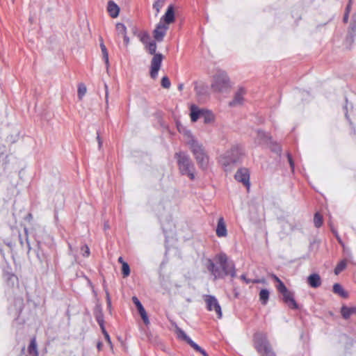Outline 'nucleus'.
<instances>
[{
	"mask_svg": "<svg viewBox=\"0 0 356 356\" xmlns=\"http://www.w3.org/2000/svg\"><path fill=\"white\" fill-rule=\"evenodd\" d=\"M138 38L141 42L145 45L147 44L149 42H151L150 36L147 32L140 33L138 35Z\"/></svg>",
	"mask_w": 356,
	"mask_h": 356,
	"instance_id": "26",
	"label": "nucleus"
},
{
	"mask_svg": "<svg viewBox=\"0 0 356 356\" xmlns=\"http://www.w3.org/2000/svg\"><path fill=\"white\" fill-rule=\"evenodd\" d=\"M95 318L99 325L101 328H103L104 325V315L102 312V308L100 305H97L95 310Z\"/></svg>",
	"mask_w": 356,
	"mask_h": 356,
	"instance_id": "18",
	"label": "nucleus"
},
{
	"mask_svg": "<svg viewBox=\"0 0 356 356\" xmlns=\"http://www.w3.org/2000/svg\"><path fill=\"white\" fill-rule=\"evenodd\" d=\"M333 292L343 298L348 297V293L343 290V287L339 284L336 283L333 285Z\"/></svg>",
	"mask_w": 356,
	"mask_h": 356,
	"instance_id": "20",
	"label": "nucleus"
},
{
	"mask_svg": "<svg viewBox=\"0 0 356 356\" xmlns=\"http://www.w3.org/2000/svg\"><path fill=\"white\" fill-rule=\"evenodd\" d=\"M351 312V314L356 313V307H349Z\"/></svg>",
	"mask_w": 356,
	"mask_h": 356,
	"instance_id": "49",
	"label": "nucleus"
},
{
	"mask_svg": "<svg viewBox=\"0 0 356 356\" xmlns=\"http://www.w3.org/2000/svg\"><path fill=\"white\" fill-rule=\"evenodd\" d=\"M235 179L238 181L243 183L245 186H249L250 175H249L248 170L246 168L239 169L235 175Z\"/></svg>",
	"mask_w": 356,
	"mask_h": 356,
	"instance_id": "12",
	"label": "nucleus"
},
{
	"mask_svg": "<svg viewBox=\"0 0 356 356\" xmlns=\"http://www.w3.org/2000/svg\"><path fill=\"white\" fill-rule=\"evenodd\" d=\"M99 41H100L99 45H100L101 51H103L104 50L107 49L104 42H103L102 38H100Z\"/></svg>",
	"mask_w": 356,
	"mask_h": 356,
	"instance_id": "44",
	"label": "nucleus"
},
{
	"mask_svg": "<svg viewBox=\"0 0 356 356\" xmlns=\"http://www.w3.org/2000/svg\"><path fill=\"white\" fill-rule=\"evenodd\" d=\"M176 333L177 334V337L180 339H182L185 341H186L187 343L189 342L190 340H191L187 335L186 334L181 330L180 329L179 327H177L176 328Z\"/></svg>",
	"mask_w": 356,
	"mask_h": 356,
	"instance_id": "25",
	"label": "nucleus"
},
{
	"mask_svg": "<svg viewBox=\"0 0 356 356\" xmlns=\"http://www.w3.org/2000/svg\"><path fill=\"white\" fill-rule=\"evenodd\" d=\"M346 267V261L343 260L340 261L334 269V273L336 275L339 274L342 270H343Z\"/></svg>",
	"mask_w": 356,
	"mask_h": 356,
	"instance_id": "28",
	"label": "nucleus"
},
{
	"mask_svg": "<svg viewBox=\"0 0 356 356\" xmlns=\"http://www.w3.org/2000/svg\"><path fill=\"white\" fill-rule=\"evenodd\" d=\"M118 261H119L120 264H122V263H123V262H124V261H123V259H122V257H120L118 258Z\"/></svg>",
	"mask_w": 356,
	"mask_h": 356,
	"instance_id": "50",
	"label": "nucleus"
},
{
	"mask_svg": "<svg viewBox=\"0 0 356 356\" xmlns=\"http://www.w3.org/2000/svg\"><path fill=\"white\" fill-rule=\"evenodd\" d=\"M143 322L145 323V324H148L149 323V319H148V317H147V313L145 310V309L143 308V310H140L138 312Z\"/></svg>",
	"mask_w": 356,
	"mask_h": 356,
	"instance_id": "35",
	"label": "nucleus"
},
{
	"mask_svg": "<svg viewBox=\"0 0 356 356\" xmlns=\"http://www.w3.org/2000/svg\"><path fill=\"white\" fill-rule=\"evenodd\" d=\"M175 21V7L173 5H170L168 7L165 13L162 16L159 22H163V24H167L169 26V25L173 23Z\"/></svg>",
	"mask_w": 356,
	"mask_h": 356,
	"instance_id": "11",
	"label": "nucleus"
},
{
	"mask_svg": "<svg viewBox=\"0 0 356 356\" xmlns=\"http://www.w3.org/2000/svg\"><path fill=\"white\" fill-rule=\"evenodd\" d=\"M166 0H154L153 3V8L156 11V16L160 13L161 9L165 5Z\"/></svg>",
	"mask_w": 356,
	"mask_h": 356,
	"instance_id": "22",
	"label": "nucleus"
},
{
	"mask_svg": "<svg viewBox=\"0 0 356 356\" xmlns=\"http://www.w3.org/2000/svg\"><path fill=\"white\" fill-rule=\"evenodd\" d=\"M245 93V91L244 89L241 88L238 90V92L236 93L234 98L232 102H230L231 106H237L240 105L243 102V97Z\"/></svg>",
	"mask_w": 356,
	"mask_h": 356,
	"instance_id": "16",
	"label": "nucleus"
},
{
	"mask_svg": "<svg viewBox=\"0 0 356 356\" xmlns=\"http://www.w3.org/2000/svg\"><path fill=\"white\" fill-rule=\"evenodd\" d=\"M161 86L164 88H169L170 87V81L167 76H164L161 79Z\"/></svg>",
	"mask_w": 356,
	"mask_h": 356,
	"instance_id": "36",
	"label": "nucleus"
},
{
	"mask_svg": "<svg viewBox=\"0 0 356 356\" xmlns=\"http://www.w3.org/2000/svg\"><path fill=\"white\" fill-rule=\"evenodd\" d=\"M307 283L312 288H318L321 285V279L318 274L314 273L307 277Z\"/></svg>",
	"mask_w": 356,
	"mask_h": 356,
	"instance_id": "15",
	"label": "nucleus"
},
{
	"mask_svg": "<svg viewBox=\"0 0 356 356\" xmlns=\"http://www.w3.org/2000/svg\"><path fill=\"white\" fill-rule=\"evenodd\" d=\"M230 86L229 79L223 71H218L213 77L211 88L215 92H222L228 89Z\"/></svg>",
	"mask_w": 356,
	"mask_h": 356,
	"instance_id": "6",
	"label": "nucleus"
},
{
	"mask_svg": "<svg viewBox=\"0 0 356 356\" xmlns=\"http://www.w3.org/2000/svg\"><path fill=\"white\" fill-rule=\"evenodd\" d=\"M289 161L290 163L291 167L293 168V163L292 159L290 156H289Z\"/></svg>",
	"mask_w": 356,
	"mask_h": 356,
	"instance_id": "48",
	"label": "nucleus"
},
{
	"mask_svg": "<svg viewBox=\"0 0 356 356\" xmlns=\"http://www.w3.org/2000/svg\"><path fill=\"white\" fill-rule=\"evenodd\" d=\"M102 58L106 64V68L108 69L109 67V59H108V52L107 49L102 51Z\"/></svg>",
	"mask_w": 356,
	"mask_h": 356,
	"instance_id": "34",
	"label": "nucleus"
},
{
	"mask_svg": "<svg viewBox=\"0 0 356 356\" xmlns=\"http://www.w3.org/2000/svg\"><path fill=\"white\" fill-rule=\"evenodd\" d=\"M168 29L169 26L167 24L159 22L153 31L154 38L158 42L163 41Z\"/></svg>",
	"mask_w": 356,
	"mask_h": 356,
	"instance_id": "10",
	"label": "nucleus"
},
{
	"mask_svg": "<svg viewBox=\"0 0 356 356\" xmlns=\"http://www.w3.org/2000/svg\"><path fill=\"white\" fill-rule=\"evenodd\" d=\"M186 136L187 137L186 143L193 154L197 163L201 168H206L208 164L209 158L204 147L194 138L190 132H187Z\"/></svg>",
	"mask_w": 356,
	"mask_h": 356,
	"instance_id": "2",
	"label": "nucleus"
},
{
	"mask_svg": "<svg viewBox=\"0 0 356 356\" xmlns=\"http://www.w3.org/2000/svg\"><path fill=\"white\" fill-rule=\"evenodd\" d=\"M241 280H243L245 283H247V284H249V283H251V282H252V283L259 282V280H254V281H252V280H249V279H247L245 275H242L241 276Z\"/></svg>",
	"mask_w": 356,
	"mask_h": 356,
	"instance_id": "41",
	"label": "nucleus"
},
{
	"mask_svg": "<svg viewBox=\"0 0 356 356\" xmlns=\"http://www.w3.org/2000/svg\"><path fill=\"white\" fill-rule=\"evenodd\" d=\"M182 88H183V85L181 84V85L179 86V90H181Z\"/></svg>",
	"mask_w": 356,
	"mask_h": 356,
	"instance_id": "52",
	"label": "nucleus"
},
{
	"mask_svg": "<svg viewBox=\"0 0 356 356\" xmlns=\"http://www.w3.org/2000/svg\"><path fill=\"white\" fill-rule=\"evenodd\" d=\"M102 346V343L101 342L98 343V344H97V348H98L99 350H101Z\"/></svg>",
	"mask_w": 356,
	"mask_h": 356,
	"instance_id": "51",
	"label": "nucleus"
},
{
	"mask_svg": "<svg viewBox=\"0 0 356 356\" xmlns=\"http://www.w3.org/2000/svg\"><path fill=\"white\" fill-rule=\"evenodd\" d=\"M29 353L31 356H38L37 344L35 339L31 341V343L28 348Z\"/></svg>",
	"mask_w": 356,
	"mask_h": 356,
	"instance_id": "21",
	"label": "nucleus"
},
{
	"mask_svg": "<svg viewBox=\"0 0 356 356\" xmlns=\"http://www.w3.org/2000/svg\"><path fill=\"white\" fill-rule=\"evenodd\" d=\"M105 88H106V103L108 104V87H107L106 84H105Z\"/></svg>",
	"mask_w": 356,
	"mask_h": 356,
	"instance_id": "46",
	"label": "nucleus"
},
{
	"mask_svg": "<svg viewBox=\"0 0 356 356\" xmlns=\"http://www.w3.org/2000/svg\"><path fill=\"white\" fill-rule=\"evenodd\" d=\"M254 347L260 354V356H275L268 339L267 335L264 332H256L253 337Z\"/></svg>",
	"mask_w": 356,
	"mask_h": 356,
	"instance_id": "4",
	"label": "nucleus"
},
{
	"mask_svg": "<svg viewBox=\"0 0 356 356\" xmlns=\"http://www.w3.org/2000/svg\"><path fill=\"white\" fill-rule=\"evenodd\" d=\"M257 137H258L259 143H263V142H267L268 140V136L266 134V133H264V131H257Z\"/></svg>",
	"mask_w": 356,
	"mask_h": 356,
	"instance_id": "30",
	"label": "nucleus"
},
{
	"mask_svg": "<svg viewBox=\"0 0 356 356\" xmlns=\"http://www.w3.org/2000/svg\"><path fill=\"white\" fill-rule=\"evenodd\" d=\"M81 251L83 252V255L85 257H88L90 254V249L87 245H83L81 247Z\"/></svg>",
	"mask_w": 356,
	"mask_h": 356,
	"instance_id": "40",
	"label": "nucleus"
},
{
	"mask_svg": "<svg viewBox=\"0 0 356 356\" xmlns=\"http://www.w3.org/2000/svg\"><path fill=\"white\" fill-rule=\"evenodd\" d=\"M269 298V291L267 289H262L259 293V299L263 305H266Z\"/></svg>",
	"mask_w": 356,
	"mask_h": 356,
	"instance_id": "23",
	"label": "nucleus"
},
{
	"mask_svg": "<svg viewBox=\"0 0 356 356\" xmlns=\"http://www.w3.org/2000/svg\"><path fill=\"white\" fill-rule=\"evenodd\" d=\"M107 12L112 18H116L119 15L120 7L113 1H109L107 5Z\"/></svg>",
	"mask_w": 356,
	"mask_h": 356,
	"instance_id": "13",
	"label": "nucleus"
},
{
	"mask_svg": "<svg viewBox=\"0 0 356 356\" xmlns=\"http://www.w3.org/2000/svg\"><path fill=\"white\" fill-rule=\"evenodd\" d=\"M10 279H16V277L14 275H11Z\"/></svg>",
	"mask_w": 356,
	"mask_h": 356,
	"instance_id": "53",
	"label": "nucleus"
},
{
	"mask_svg": "<svg viewBox=\"0 0 356 356\" xmlns=\"http://www.w3.org/2000/svg\"><path fill=\"white\" fill-rule=\"evenodd\" d=\"M314 223L316 227H320L323 224V218L319 213L314 215Z\"/></svg>",
	"mask_w": 356,
	"mask_h": 356,
	"instance_id": "29",
	"label": "nucleus"
},
{
	"mask_svg": "<svg viewBox=\"0 0 356 356\" xmlns=\"http://www.w3.org/2000/svg\"><path fill=\"white\" fill-rule=\"evenodd\" d=\"M349 12H350V4H348L347 8H346V13H345L344 17H343L344 22H347V21H348Z\"/></svg>",
	"mask_w": 356,
	"mask_h": 356,
	"instance_id": "43",
	"label": "nucleus"
},
{
	"mask_svg": "<svg viewBox=\"0 0 356 356\" xmlns=\"http://www.w3.org/2000/svg\"><path fill=\"white\" fill-rule=\"evenodd\" d=\"M132 300H133V302L136 306L138 312L140 311V310H143V309L144 307H143L142 304L140 303V302L139 301V300L136 297H135V296L133 297L132 298Z\"/></svg>",
	"mask_w": 356,
	"mask_h": 356,
	"instance_id": "37",
	"label": "nucleus"
},
{
	"mask_svg": "<svg viewBox=\"0 0 356 356\" xmlns=\"http://www.w3.org/2000/svg\"><path fill=\"white\" fill-rule=\"evenodd\" d=\"M86 93V87L83 84H80L78 88V96L79 99H82V97Z\"/></svg>",
	"mask_w": 356,
	"mask_h": 356,
	"instance_id": "33",
	"label": "nucleus"
},
{
	"mask_svg": "<svg viewBox=\"0 0 356 356\" xmlns=\"http://www.w3.org/2000/svg\"><path fill=\"white\" fill-rule=\"evenodd\" d=\"M101 330L104 335L105 339L106 340L108 343L111 346V348H112V343H111L110 337H109L108 332L106 331L104 326L103 327V328H101Z\"/></svg>",
	"mask_w": 356,
	"mask_h": 356,
	"instance_id": "39",
	"label": "nucleus"
},
{
	"mask_svg": "<svg viewBox=\"0 0 356 356\" xmlns=\"http://www.w3.org/2000/svg\"><path fill=\"white\" fill-rule=\"evenodd\" d=\"M104 291H105V293H106V302H107V305H108V307L110 309L111 307V297H110V293L106 288V286H104Z\"/></svg>",
	"mask_w": 356,
	"mask_h": 356,
	"instance_id": "38",
	"label": "nucleus"
},
{
	"mask_svg": "<svg viewBox=\"0 0 356 356\" xmlns=\"http://www.w3.org/2000/svg\"><path fill=\"white\" fill-rule=\"evenodd\" d=\"M194 350L200 353L203 356H209L208 354L200 346L195 343L193 341L190 340L188 343Z\"/></svg>",
	"mask_w": 356,
	"mask_h": 356,
	"instance_id": "24",
	"label": "nucleus"
},
{
	"mask_svg": "<svg viewBox=\"0 0 356 356\" xmlns=\"http://www.w3.org/2000/svg\"><path fill=\"white\" fill-rule=\"evenodd\" d=\"M274 280L277 282V291L280 289V284H284V283L277 277L276 275L273 276Z\"/></svg>",
	"mask_w": 356,
	"mask_h": 356,
	"instance_id": "42",
	"label": "nucleus"
},
{
	"mask_svg": "<svg viewBox=\"0 0 356 356\" xmlns=\"http://www.w3.org/2000/svg\"><path fill=\"white\" fill-rule=\"evenodd\" d=\"M146 49L150 54H154L151 61L150 76L152 79H156L160 70L163 60V55L161 54H156V44L154 41L149 42L145 45Z\"/></svg>",
	"mask_w": 356,
	"mask_h": 356,
	"instance_id": "5",
	"label": "nucleus"
},
{
	"mask_svg": "<svg viewBox=\"0 0 356 356\" xmlns=\"http://www.w3.org/2000/svg\"><path fill=\"white\" fill-rule=\"evenodd\" d=\"M175 156L177 159L181 174L187 175L191 179H193L195 177L193 172V165L188 156L183 152H179L175 154Z\"/></svg>",
	"mask_w": 356,
	"mask_h": 356,
	"instance_id": "7",
	"label": "nucleus"
},
{
	"mask_svg": "<svg viewBox=\"0 0 356 356\" xmlns=\"http://www.w3.org/2000/svg\"><path fill=\"white\" fill-rule=\"evenodd\" d=\"M205 266L214 277V280L222 278L225 275L234 277L236 275L234 264L228 261L227 257L223 253L217 254L214 261L207 259Z\"/></svg>",
	"mask_w": 356,
	"mask_h": 356,
	"instance_id": "1",
	"label": "nucleus"
},
{
	"mask_svg": "<svg viewBox=\"0 0 356 356\" xmlns=\"http://www.w3.org/2000/svg\"><path fill=\"white\" fill-rule=\"evenodd\" d=\"M204 301L209 311H214L218 318H221L222 314L221 307L218 300L213 296L207 295L204 296Z\"/></svg>",
	"mask_w": 356,
	"mask_h": 356,
	"instance_id": "9",
	"label": "nucleus"
},
{
	"mask_svg": "<svg viewBox=\"0 0 356 356\" xmlns=\"http://www.w3.org/2000/svg\"><path fill=\"white\" fill-rule=\"evenodd\" d=\"M123 38H124V43L125 44L126 47H127L129 44V38L126 35H123Z\"/></svg>",
	"mask_w": 356,
	"mask_h": 356,
	"instance_id": "45",
	"label": "nucleus"
},
{
	"mask_svg": "<svg viewBox=\"0 0 356 356\" xmlns=\"http://www.w3.org/2000/svg\"><path fill=\"white\" fill-rule=\"evenodd\" d=\"M116 31L118 35H122V36L127 34V28L122 23H117L115 26Z\"/></svg>",
	"mask_w": 356,
	"mask_h": 356,
	"instance_id": "27",
	"label": "nucleus"
},
{
	"mask_svg": "<svg viewBox=\"0 0 356 356\" xmlns=\"http://www.w3.org/2000/svg\"><path fill=\"white\" fill-rule=\"evenodd\" d=\"M204 110L199 109L197 106L193 105L191 107V118L192 122H196L199 118H202V113Z\"/></svg>",
	"mask_w": 356,
	"mask_h": 356,
	"instance_id": "17",
	"label": "nucleus"
},
{
	"mask_svg": "<svg viewBox=\"0 0 356 356\" xmlns=\"http://www.w3.org/2000/svg\"><path fill=\"white\" fill-rule=\"evenodd\" d=\"M278 291L282 295L284 302L291 309H296L298 305L294 299L293 292L288 290L284 284H280Z\"/></svg>",
	"mask_w": 356,
	"mask_h": 356,
	"instance_id": "8",
	"label": "nucleus"
},
{
	"mask_svg": "<svg viewBox=\"0 0 356 356\" xmlns=\"http://www.w3.org/2000/svg\"><path fill=\"white\" fill-rule=\"evenodd\" d=\"M242 154L241 147L239 145H234L220 156L219 162L225 170H229L234 163L239 161Z\"/></svg>",
	"mask_w": 356,
	"mask_h": 356,
	"instance_id": "3",
	"label": "nucleus"
},
{
	"mask_svg": "<svg viewBox=\"0 0 356 356\" xmlns=\"http://www.w3.org/2000/svg\"><path fill=\"white\" fill-rule=\"evenodd\" d=\"M202 118H203L204 123L209 124L214 121L215 116L211 111L204 110L203 113H202Z\"/></svg>",
	"mask_w": 356,
	"mask_h": 356,
	"instance_id": "19",
	"label": "nucleus"
},
{
	"mask_svg": "<svg viewBox=\"0 0 356 356\" xmlns=\"http://www.w3.org/2000/svg\"><path fill=\"white\" fill-rule=\"evenodd\" d=\"M216 234L218 237H225L227 234L226 225L222 217L218 219Z\"/></svg>",
	"mask_w": 356,
	"mask_h": 356,
	"instance_id": "14",
	"label": "nucleus"
},
{
	"mask_svg": "<svg viewBox=\"0 0 356 356\" xmlns=\"http://www.w3.org/2000/svg\"><path fill=\"white\" fill-rule=\"evenodd\" d=\"M341 315L346 319H348L351 316V312L349 307H342L341 308Z\"/></svg>",
	"mask_w": 356,
	"mask_h": 356,
	"instance_id": "32",
	"label": "nucleus"
},
{
	"mask_svg": "<svg viewBox=\"0 0 356 356\" xmlns=\"http://www.w3.org/2000/svg\"><path fill=\"white\" fill-rule=\"evenodd\" d=\"M122 272L124 277H127L130 274L129 266L127 262H123L122 265Z\"/></svg>",
	"mask_w": 356,
	"mask_h": 356,
	"instance_id": "31",
	"label": "nucleus"
},
{
	"mask_svg": "<svg viewBox=\"0 0 356 356\" xmlns=\"http://www.w3.org/2000/svg\"><path fill=\"white\" fill-rule=\"evenodd\" d=\"M97 141H98L99 147L100 148L102 147V140L100 138V136H99V134L97 135Z\"/></svg>",
	"mask_w": 356,
	"mask_h": 356,
	"instance_id": "47",
	"label": "nucleus"
}]
</instances>
